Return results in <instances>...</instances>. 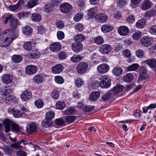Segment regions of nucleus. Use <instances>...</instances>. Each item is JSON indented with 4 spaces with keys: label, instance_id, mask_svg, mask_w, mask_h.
<instances>
[{
    "label": "nucleus",
    "instance_id": "obj_21",
    "mask_svg": "<svg viewBox=\"0 0 156 156\" xmlns=\"http://www.w3.org/2000/svg\"><path fill=\"white\" fill-rule=\"evenodd\" d=\"M12 89L11 87H6L4 88L0 89V93L2 95H5L12 94Z\"/></svg>",
    "mask_w": 156,
    "mask_h": 156
},
{
    "label": "nucleus",
    "instance_id": "obj_52",
    "mask_svg": "<svg viewBox=\"0 0 156 156\" xmlns=\"http://www.w3.org/2000/svg\"><path fill=\"white\" fill-rule=\"evenodd\" d=\"M95 9L94 8H92L88 10V15L90 18H93L95 15Z\"/></svg>",
    "mask_w": 156,
    "mask_h": 156
},
{
    "label": "nucleus",
    "instance_id": "obj_55",
    "mask_svg": "<svg viewBox=\"0 0 156 156\" xmlns=\"http://www.w3.org/2000/svg\"><path fill=\"white\" fill-rule=\"evenodd\" d=\"M144 52L142 50L139 49L136 51V55L139 58H142L144 57Z\"/></svg>",
    "mask_w": 156,
    "mask_h": 156
},
{
    "label": "nucleus",
    "instance_id": "obj_11",
    "mask_svg": "<svg viewBox=\"0 0 156 156\" xmlns=\"http://www.w3.org/2000/svg\"><path fill=\"white\" fill-rule=\"evenodd\" d=\"M37 70V67L33 65H28L25 69L26 73L29 75H33L36 73Z\"/></svg>",
    "mask_w": 156,
    "mask_h": 156
},
{
    "label": "nucleus",
    "instance_id": "obj_8",
    "mask_svg": "<svg viewBox=\"0 0 156 156\" xmlns=\"http://www.w3.org/2000/svg\"><path fill=\"white\" fill-rule=\"evenodd\" d=\"M7 111L9 113L12 114L13 116L16 118H19L22 116L24 113L21 112L20 110L15 108H9L8 109Z\"/></svg>",
    "mask_w": 156,
    "mask_h": 156
},
{
    "label": "nucleus",
    "instance_id": "obj_30",
    "mask_svg": "<svg viewBox=\"0 0 156 156\" xmlns=\"http://www.w3.org/2000/svg\"><path fill=\"white\" fill-rule=\"evenodd\" d=\"M145 62L151 68L155 67L156 66V59H147L145 61Z\"/></svg>",
    "mask_w": 156,
    "mask_h": 156
},
{
    "label": "nucleus",
    "instance_id": "obj_20",
    "mask_svg": "<svg viewBox=\"0 0 156 156\" xmlns=\"http://www.w3.org/2000/svg\"><path fill=\"white\" fill-rule=\"evenodd\" d=\"M63 69V66L62 65L59 64L53 66L51 68V71L54 73L58 74L61 73Z\"/></svg>",
    "mask_w": 156,
    "mask_h": 156
},
{
    "label": "nucleus",
    "instance_id": "obj_9",
    "mask_svg": "<svg viewBox=\"0 0 156 156\" xmlns=\"http://www.w3.org/2000/svg\"><path fill=\"white\" fill-rule=\"evenodd\" d=\"M26 130L29 134L35 133L37 131V126L35 123H32L27 126Z\"/></svg>",
    "mask_w": 156,
    "mask_h": 156
},
{
    "label": "nucleus",
    "instance_id": "obj_61",
    "mask_svg": "<svg viewBox=\"0 0 156 156\" xmlns=\"http://www.w3.org/2000/svg\"><path fill=\"white\" fill-rule=\"evenodd\" d=\"M126 3V0H119L118 3V5L121 8L124 7Z\"/></svg>",
    "mask_w": 156,
    "mask_h": 156
},
{
    "label": "nucleus",
    "instance_id": "obj_60",
    "mask_svg": "<svg viewBox=\"0 0 156 156\" xmlns=\"http://www.w3.org/2000/svg\"><path fill=\"white\" fill-rule=\"evenodd\" d=\"M59 96L58 92L56 90H54L51 94L52 98L55 99H57Z\"/></svg>",
    "mask_w": 156,
    "mask_h": 156
},
{
    "label": "nucleus",
    "instance_id": "obj_23",
    "mask_svg": "<svg viewBox=\"0 0 156 156\" xmlns=\"http://www.w3.org/2000/svg\"><path fill=\"white\" fill-rule=\"evenodd\" d=\"M31 20L34 23L39 22L41 20V15L38 13H33L31 17Z\"/></svg>",
    "mask_w": 156,
    "mask_h": 156
},
{
    "label": "nucleus",
    "instance_id": "obj_29",
    "mask_svg": "<svg viewBox=\"0 0 156 156\" xmlns=\"http://www.w3.org/2000/svg\"><path fill=\"white\" fill-rule=\"evenodd\" d=\"M133 79V76L131 73L127 74L123 77V80L126 82H130Z\"/></svg>",
    "mask_w": 156,
    "mask_h": 156
},
{
    "label": "nucleus",
    "instance_id": "obj_28",
    "mask_svg": "<svg viewBox=\"0 0 156 156\" xmlns=\"http://www.w3.org/2000/svg\"><path fill=\"white\" fill-rule=\"evenodd\" d=\"M38 3V0H31L27 4V7L28 9H31L37 5Z\"/></svg>",
    "mask_w": 156,
    "mask_h": 156
},
{
    "label": "nucleus",
    "instance_id": "obj_38",
    "mask_svg": "<svg viewBox=\"0 0 156 156\" xmlns=\"http://www.w3.org/2000/svg\"><path fill=\"white\" fill-rule=\"evenodd\" d=\"M76 119V117L75 116L71 115L65 117V120L66 122L72 123Z\"/></svg>",
    "mask_w": 156,
    "mask_h": 156
},
{
    "label": "nucleus",
    "instance_id": "obj_3",
    "mask_svg": "<svg viewBox=\"0 0 156 156\" xmlns=\"http://www.w3.org/2000/svg\"><path fill=\"white\" fill-rule=\"evenodd\" d=\"M2 18L3 23L5 24H7L8 20H10V25L13 28L16 27L18 24V20L13 18L12 15L5 14L2 17Z\"/></svg>",
    "mask_w": 156,
    "mask_h": 156
},
{
    "label": "nucleus",
    "instance_id": "obj_44",
    "mask_svg": "<svg viewBox=\"0 0 156 156\" xmlns=\"http://www.w3.org/2000/svg\"><path fill=\"white\" fill-rule=\"evenodd\" d=\"M75 84L76 87H80L84 85V82L82 79L78 78L75 81Z\"/></svg>",
    "mask_w": 156,
    "mask_h": 156
},
{
    "label": "nucleus",
    "instance_id": "obj_56",
    "mask_svg": "<svg viewBox=\"0 0 156 156\" xmlns=\"http://www.w3.org/2000/svg\"><path fill=\"white\" fill-rule=\"evenodd\" d=\"M58 57L60 59L63 60L66 58L67 55L65 52L61 51L59 52Z\"/></svg>",
    "mask_w": 156,
    "mask_h": 156
},
{
    "label": "nucleus",
    "instance_id": "obj_15",
    "mask_svg": "<svg viewBox=\"0 0 156 156\" xmlns=\"http://www.w3.org/2000/svg\"><path fill=\"white\" fill-rule=\"evenodd\" d=\"M72 48L75 52H78L82 50L83 45L80 42H75L72 44Z\"/></svg>",
    "mask_w": 156,
    "mask_h": 156
},
{
    "label": "nucleus",
    "instance_id": "obj_48",
    "mask_svg": "<svg viewBox=\"0 0 156 156\" xmlns=\"http://www.w3.org/2000/svg\"><path fill=\"white\" fill-rule=\"evenodd\" d=\"M23 48L25 50L27 51H30L32 49V46L30 42H26L24 44Z\"/></svg>",
    "mask_w": 156,
    "mask_h": 156
},
{
    "label": "nucleus",
    "instance_id": "obj_36",
    "mask_svg": "<svg viewBox=\"0 0 156 156\" xmlns=\"http://www.w3.org/2000/svg\"><path fill=\"white\" fill-rule=\"evenodd\" d=\"M139 66V65L137 64H133L128 66L127 70L128 71H134L138 68Z\"/></svg>",
    "mask_w": 156,
    "mask_h": 156
},
{
    "label": "nucleus",
    "instance_id": "obj_49",
    "mask_svg": "<svg viewBox=\"0 0 156 156\" xmlns=\"http://www.w3.org/2000/svg\"><path fill=\"white\" fill-rule=\"evenodd\" d=\"M94 106L89 105H85L82 108V110L86 112H90L93 110Z\"/></svg>",
    "mask_w": 156,
    "mask_h": 156
},
{
    "label": "nucleus",
    "instance_id": "obj_16",
    "mask_svg": "<svg viewBox=\"0 0 156 156\" xmlns=\"http://www.w3.org/2000/svg\"><path fill=\"white\" fill-rule=\"evenodd\" d=\"M2 80L4 83L8 84L12 82V77L9 74H5L2 76Z\"/></svg>",
    "mask_w": 156,
    "mask_h": 156
},
{
    "label": "nucleus",
    "instance_id": "obj_43",
    "mask_svg": "<svg viewBox=\"0 0 156 156\" xmlns=\"http://www.w3.org/2000/svg\"><path fill=\"white\" fill-rule=\"evenodd\" d=\"M55 115V114L53 112H49L46 114L45 118L47 120H51L54 118Z\"/></svg>",
    "mask_w": 156,
    "mask_h": 156
},
{
    "label": "nucleus",
    "instance_id": "obj_32",
    "mask_svg": "<svg viewBox=\"0 0 156 156\" xmlns=\"http://www.w3.org/2000/svg\"><path fill=\"white\" fill-rule=\"evenodd\" d=\"M83 58L80 55H74L70 58V60L73 62L77 63L80 62Z\"/></svg>",
    "mask_w": 156,
    "mask_h": 156
},
{
    "label": "nucleus",
    "instance_id": "obj_62",
    "mask_svg": "<svg viewBox=\"0 0 156 156\" xmlns=\"http://www.w3.org/2000/svg\"><path fill=\"white\" fill-rule=\"evenodd\" d=\"M135 19L134 16L131 15L129 16L126 19L127 22L129 23H133L135 21Z\"/></svg>",
    "mask_w": 156,
    "mask_h": 156
},
{
    "label": "nucleus",
    "instance_id": "obj_40",
    "mask_svg": "<svg viewBox=\"0 0 156 156\" xmlns=\"http://www.w3.org/2000/svg\"><path fill=\"white\" fill-rule=\"evenodd\" d=\"M30 15V12H24L22 13H19L18 14V16L20 19L25 18L29 17Z\"/></svg>",
    "mask_w": 156,
    "mask_h": 156
},
{
    "label": "nucleus",
    "instance_id": "obj_64",
    "mask_svg": "<svg viewBox=\"0 0 156 156\" xmlns=\"http://www.w3.org/2000/svg\"><path fill=\"white\" fill-rule=\"evenodd\" d=\"M57 37L59 40H62L64 37V34L62 31H59L57 33Z\"/></svg>",
    "mask_w": 156,
    "mask_h": 156
},
{
    "label": "nucleus",
    "instance_id": "obj_37",
    "mask_svg": "<svg viewBox=\"0 0 156 156\" xmlns=\"http://www.w3.org/2000/svg\"><path fill=\"white\" fill-rule=\"evenodd\" d=\"M145 24V20L142 19L139 20L136 23V27L138 28H141L144 27Z\"/></svg>",
    "mask_w": 156,
    "mask_h": 156
},
{
    "label": "nucleus",
    "instance_id": "obj_47",
    "mask_svg": "<svg viewBox=\"0 0 156 156\" xmlns=\"http://www.w3.org/2000/svg\"><path fill=\"white\" fill-rule=\"evenodd\" d=\"M76 112V110L73 108H69L64 111V114L66 115L73 114Z\"/></svg>",
    "mask_w": 156,
    "mask_h": 156
},
{
    "label": "nucleus",
    "instance_id": "obj_14",
    "mask_svg": "<svg viewBox=\"0 0 156 156\" xmlns=\"http://www.w3.org/2000/svg\"><path fill=\"white\" fill-rule=\"evenodd\" d=\"M95 19L98 22L103 23L106 22L108 19L107 16L103 13L99 14L96 16Z\"/></svg>",
    "mask_w": 156,
    "mask_h": 156
},
{
    "label": "nucleus",
    "instance_id": "obj_50",
    "mask_svg": "<svg viewBox=\"0 0 156 156\" xmlns=\"http://www.w3.org/2000/svg\"><path fill=\"white\" fill-rule=\"evenodd\" d=\"M53 8V4L46 5L44 7V10L46 12L49 13L52 11Z\"/></svg>",
    "mask_w": 156,
    "mask_h": 156
},
{
    "label": "nucleus",
    "instance_id": "obj_17",
    "mask_svg": "<svg viewBox=\"0 0 156 156\" xmlns=\"http://www.w3.org/2000/svg\"><path fill=\"white\" fill-rule=\"evenodd\" d=\"M50 50L53 52H57L60 51L62 48L61 44L59 42L52 43L50 46Z\"/></svg>",
    "mask_w": 156,
    "mask_h": 156
},
{
    "label": "nucleus",
    "instance_id": "obj_24",
    "mask_svg": "<svg viewBox=\"0 0 156 156\" xmlns=\"http://www.w3.org/2000/svg\"><path fill=\"white\" fill-rule=\"evenodd\" d=\"M100 95V94L98 91H94L90 94L89 98L91 101H95L98 98Z\"/></svg>",
    "mask_w": 156,
    "mask_h": 156
},
{
    "label": "nucleus",
    "instance_id": "obj_10",
    "mask_svg": "<svg viewBox=\"0 0 156 156\" xmlns=\"http://www.w3.org/2000/svg\"><path fill=\"white\" fill-rule=\"evenodd\" d=\"M112 49L111 46L108 44H105L99 48V51L102 54H107L109 53Z\"/></svg>",
    "mask_w": 156,
    "mask_h": 156
},
{
    "label": "nucleus",
    "instance_id": "obj_39",
    "mask_svg": "<svg viewBox=\"0 0 156 156\" xmlns=\"http://www.w3.org/2000/svg\"><path fill=\"white\" fill-rule=\"evenodd\" d=\"M4 96L5 98L3 99L6 103H7L8 102H12L14 100V96L12 94H9V95Z\"/></svg>",
    "mask_w": 156,
    "mask_h": 156
},
{
    "label": "nucleus",
    "instance_id": "obj_34",
    "mask_svg": "<svg viewBox=\"0 0 156 156\" xmlns=\"http://www.w3.org/2000/svg\"><path fill=\"white\" fill-rule=\"evenodd\" d=\"M34 82L36 83H41L43 80V78L40 75H36L33 78Z\"/></svg>",
    "mask_w": 156,
    "mask_h": 156
},
{
    "label": "nucleus",
    "instance_id": "obj_35",
    "mask_svg": "<svg viewBox=\"0 0 156 156\" xmlns=\"http://www.w3.org/2000/svg\"><path fill=\"white\" fill-rule=\"evenodd\" d=\"M30 56L32 58L37 59L40 57V54L39 52L36 49L35 50H33L31 52V53L30 54Z\"/></svg>",
    "mask_w": 156,
    "mask_h": 156
},
{
    "label": "nucleus",
    "instance_id": "obj_59",
    "mask_svg": "<svg viewBox=\"0 0 156 156\" xmlns=\"http://www.w3.org/2000/svg\"><path fill=\"white\" fill-rule=\"evenodd\" d=\"M56 25L57 28L59 29H61L64 26V23L63 22L59 20H58L56 22Z\"/></svg>",
    "mask_w": 156,
    "mask_h": 156
},
{
    "label": "nucleus",
    "instance_id": "obj_33",
    "mask_svg": "<svg viewBox=\"0 0 156 156\" xmlns=\"http://www.w3.org/2000/svg\"><path fill=\"white\" fill-rule=\"evenodd\" d=\"M20 6V3L18 2L16 4L14 5H10L8 7L9 11H15L18 9Z\"/></svg>",
    "mask_w": 156,
    "mask_h": 156
},
{
    "label": "nucleus",
    "instance_id": "obj_2",
    "mask_svg": "<svg viewBox=\"0 0 156 156\" xmlns=\"http://www.w3.org/2000/svg\"><path fill=\"white\" fill-rule=\"evenodd\" d=\"M11 121L9 119H5L3 121L5 133H8L11 129L12 131L16 132H18L20 131V129L19 126L15 123H12Z\"/></svg>",
    "mask_w": 156,
    "mask_h": 156
},
{
    "label": "nucleus",
    "instance_id": "obj_25",
    "mask_svg": "<svg viewBox=\"0 0 156 156\" xmlns=\"http://www.w3.org/2000/svg\"><path fill=\"white\" fill-rule=\"evenodd\" d=\"M112 72L113 75L115 76H119L122 74L123 70L122 68L117 66L113 68Z\"/></svg>",
    "mask_w": 156,
    "mask_h": 156
},
{
    "label": "nucleus",
    "instance_id": "obj_41",
    "mask_svg": "<svg viewBox=\"0 0 156 156\" xmlns=\"http://www.w3.org/2000/svg\"><path fill=\"white\" fill-rule=\"evenodd\" d=\"M34 105L38 108H42L44 105L43 101L40 99H37L34 102Z\"/></svg>",
    "mask_w": 156,
    "mask_h": 156
},
{
    "label": "nucleus",
    "instance_id": "obj_1",
    "mask_svg": "<svg viewBox=\"0 0 156 156\" xmlns=\"http://www.w3.org/2000/svg\"><path fill=\"white\" fill-rule=\"evenodd\" d=\"M5 34L8 37L3 40L0 39V47H6L11 43L13 40L18 37V35L15 34L13 30L11 29L6 30Z\"/></svg>",
    "mask_w": 156,
    "mask_h": 156
},
{
    "label": "nucleus",
    "instance_id": "obj_18",
    "mask_svg": "<svg viewBox=\"0 0 156 156\" xmlns=\"http://www.w3.org/2000/svg\"><path fill=\"white\" fill-rule=\"evenodd\" d=\"M151 5L152 3L149 0H145L142 3L140 8L143 10H146L150 8Z\"/></svg>",
    "mask_w": 156,
    "mask_h": 156
},
{
    "label": "nucleus",
    "instance_id": "obj_45",
    "mask_svg": "<svg viewBox=\"0 0 156 156\" xmlns=\"http://www.w3.org/2000/svg\"><path fill=\"white\" fill-rule=\"evenodd\" d=\"M66 107L65 103L62 101H58L56 103V107L59 109H62Z\"/></svg>",
    "mask_w": 156,
    "mask_h": 156
},
{
    "label": "nucleus",
    "instance_id": "obj_54",
    "mask_svg": "<svg viewBox=\"0 0 156 156\" xmlns=\"http://www.w3.org/2000/svg\"><path fill=\"white\" fill-rule=\"evenodd\" d=\"M55 124L59 126L64 125L65 124V121L62 118H59L55 119Z\"/></svg>",
    "mask_w": 156,
    "mask_h": 156
},
{
    "label": "nucleus",
    "instance_id": "obj_5",
    "mask_svg": "<svg viewBox=\"0 0 156 156\" xmlns=\"http://www.w3.org/2000/svg\"><path fill=\"white\" fill-rule=\"evenodd\" d=\"M140 43L143 46L147 47L152 45L153 39L148 36H144L140 39Z\"/></svg>",
    "mask_w": 156,
    "mask_h": 156
},
{
    "label": "nucleus",
    "instance_id": "obj_19",
    "mask_svg": "<svg viewBox=\"0 0 156 156\" xmlns=\"http://www.w3.org/2000/svg\"><path fill=\"white\" fill-rule=\"evenodd\" d=\"M118 32L121 36H126L129 33V29L126 26H121L118 29Z\"/></svg>",
    "mask_w": 156,
    "mask_h": 156
},
{
    "label": "nucleus",
    "instance_id": "obj_51",
    "mask_svg": "<svg viewBox=\"0 0 156 156\" xmlns=\"http://www.w3.org/2000/svg\"><path fill=\"white\" fill-rule=\"evenodd\" d=\"M111 91H109L107 93H105L102 96L101 98L102 99V101H106L109 99L111 96Z\"/></svg>",
    "mask_w": 156,
    "mask_h": 156
},
{
    "label": "nucleus",
    "instance_id": "obj_13",
    "mask_svg": "<svg viewBox=\"0 0 156 156\" xmlns=\"http://www.w3.org/2000/svg\"><path fill=\"white\" fill-rule=\"evenodd\" d=\"M32 97V94L30 91L27 90L23 92L20 95L21 99L23 101H27Z\"/></svg>",
    "mask_w": 156,
    "mask_h": 156
},
{
    "label": "nucleus",
    "instance_id": "obj_12",
    "mask_svg": "<svg viewBox=\"0 0 156 156\" xmlns=\"http://www.w3.org/2000/svg\"><path fill=\"white\" fill-rule=\"evenodd\" d=\"M110 69L109 66L107 64H102L97 67L98 72L100 73H105L107 72Z\"/></svg>",
    "mask_w": 156,
    "mask_h": 156
},
{
    "label": "nucleus",
    "instance_id": "obj_63",
    "mask_svg": "<svg viewBox=\"0 0 156 156\" xmlns=\"http://www.w3.org/2000/svg\"><path fill=\"white\" fill-rule=\"evenodd\" d=\"M149 31L151 34L156 35V25L152 26L150 28Z\"/></svg>",
    "mask_w": 156,
    "mask_h": 156
},
{
    "label": "nucleus",
    "instance_id": "obj_6",
    "mask_svg": "<svg viewBox=\"0 0 156 156\" xmlns=\"http://www.w3.org/2000/svg\"><path fill=\"white\" fill-rule=\"evenodd\" d=\"M88 65L86 62H81L79 63L76 67L77 72L80 74H83L87 72Z\"/></svg>",
    "mask_w": 156,
    "mask_h": 156
},
{
    "label": "nucleus",
    "instance_id": "obj_7",
    "mask_svg": "<svg viewBox=\"0 0 156 156\" xmlns=\"http://www.w3.org/2000/svg\"><path fill=\"white\" fill-rule=\"evenodd\" d=\"M72 6L67 3H62L60 7V9L63 13H68L70 12L72 9Z\"/></svg>",
    "mask_w": 156,
    "mask_h": 156
},
{
    "label": "nucleus",
    "instance_id": "obj_46",
    "mask_svg": "<svg viewBox=\"0 0 156 156\" xmlns=\"http://www.w3.org/2000/svg\"><path fill=\"white\" fill-rule=\"evenodd\" d=\"M142 33L141 32H137L133 34L132 38L134 40L136 41L140 39Z\"/></svg>",
    "mask_w": 156,
    "mask_h": 156
},
{
    "label": "nucleus",
    "instance_id": "obj_57",
    "mask_svg": "<svg viewBox=\"0 0 156 156\" xmlns=\"http://www.w3.org/2000/svg\"><path fill=\"white\" fill-rule=\"evenodd\" d=\"M55 82L59 84H62L64 82V79L60 76H56L55 77Z\"/></svg>",
    "mask_w": 156,
    "mask_h": 156
},
{
    "label": "nucleus",
    "instance_id": "obj_26",
    "mask_svg": "<svg viewBox=\"0 0 156 156\" xmlns=\"http://www.w3.org/2000/svg\"><path fill=\"white\" fill-rule=\"evenodd\" d=\"M123 89V87L121 85H117L114 87L112 91L114 94H117L122 91Z\"/></svg>",
    "mask_w": 156,
    "mask_h": 156
},
{
    "label": "nucleus",
    "instance_id": "obj_53",
    "mask_svg": "<svg viewBox=\"0 0 156 156\" xmlns=\"http://www.w3.org/2000/svg\"><path fill=\"white\" fill-rule=\"evenodd\" d=\"M94 41L95 43L99 45H101L104 42L103 38L101 36H98L96 37Z\"/></svg>",
    "mask_w": 156,
    "mask_h": 156
},
{
    "label": "nucleus",
    "instance_id": "obj_4",
    "mask_svg": "<svg viewBox=\"0 0 156 156\" xmlns=\"http://www.w3.org/2000/svg\"><path fill=\"white\" fill-rule=\"evenodd\" d=\"M101 82L99 85L101 87L103 88H108L111 84V80L108 78L107 76H103L100 78Z\"/></svg>",
    "mask_w": 156,
    "mask_h": 156
},
{
    "label": "nucleus",
    "instance_id": "obj_58",
    "mask_svg": "<svg viewBox=\"0 0 156 156\" xmlns=\"http://www.w3.org/2000/svg\"><path fill=\"white\" fill-rule=\"evenodd\" d=\"M156 14V10L154 9H151L150 11H147L146 13V16L149 17L154 16Z\"/></svg>",
    "mask_w": 156,
    "mask_h": 156
},
{
    "label": "nucleus",
    "instance_id": "obj_22",
    "mask_svg": "<svg viewBox=\"0 0 156 156\" xmlns=\"http://www.w3.org/2000/svg\"><path fill=\"white\" fill-rule=\"evenodd\" d=\"M113 27L112 25L109 24H105L102 26L101 30L104 33L109 32L113 29Z\"/></svg>",
    "mask_w": 156,
    "mask_h": 156
},
{
    "label": "nucleus",
    "instance_id": "obj_27",
    "mask_svg": "<svg viewBox=\"0 0 156 156\" xmlns=\"http://www.w3.org/2000/svg\"><path fill=\"white\" fill-rule=\"evenodd\" d=\"M22 31L26 35H30L32 33V28L29 26H25L22 28Z\"/></svg>",
    "mask_w": 156,
    "mask_h": 156
},
{
    "label": "nucleus",
    "instance_id": "obj_31",
    "mask_svg": "<svg viewBox=\"0 0 156 156\" xmlns=\"http://www.w3.org/2000/svg\"><path fill=\"white\" fill-rule=\"evenodd\" d=\"M85 39V36L82 34H77L74 37V40L76 42L81 43V42L84 41Z\"/></svg>",
    "mask_w": 156,
    "mask_h": 156
},
{
    "label": "nucleus",
    "instance_id": "obj_42",
    "mask_svg": "<svg viewBox=\"0 0 156 156\" xmlns=\"http://www.w3.org/2000/svg\"><path fill=\"white\" fill-rule=\"evenodd\" d=\"M12 59L15 63L20 62L22 60V58L20 55H16L12 56Z\"/></svg>",
    "mask_w": 156,
    "mask_h": 156
}]
</instances>
